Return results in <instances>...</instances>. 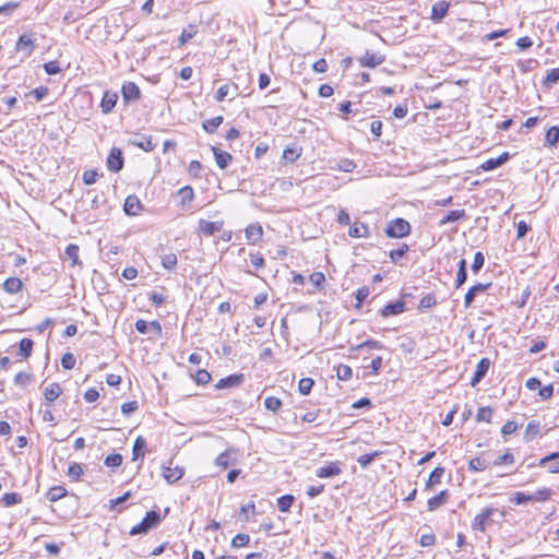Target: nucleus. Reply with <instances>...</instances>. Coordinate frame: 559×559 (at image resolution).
I'll use <instances>...</instances> for the list:
<instances>
[{
  "label": "nucleus",
  "instance_id": "1",
  "mask_svg": "<svg viewBox=\"0 0 559 559\" xmlns=\"http://www.w3.org/2000/svg\"><path fill=\"white\" fill-rule=\"evenodd\" d=\"M162 521L160 514L156 510H151L146 512L143 520L134 525L131 531L130 535H139V534H146L151 528L156 527Z\"/></svg>",
  "mask_w": 559,
  "mask_h": 559
},
{
  "label": "nucleus",
  "instance_id": "2",
  "mask_svg": "<svg viewBox=\"0 0 559 559\" xmlns=\"http://www.w3.org/2000/svg\"><path fill=\"white\" fill-rule=\"evenodd\" d=\"M411 224L404 218L391 221L384 229L389 238H404L411 234Z\"/></svg>",
  "mask_w": 559,
  "mask_h": 559
},
{
  "label": "nucleus",
  "instance_id": "3",
  "mask_svg": "<svg viewBox=\"0 0 559 559\" xmlns=\"http://www.w3.org/2000/svg\"><path fill=\"white\" fill-rule=\"evenodd\" d=\"M106 165L112 173L120 171L124 165L122 151L118 147H112L107 156Z\"/></svg>",
  "mask_w": 559,
  "mask_h": 559
},
{
  "label": "nucleus",
  "instance_id": "4",
  "mask_svg": "<svg viewBox=\"0 0 559 559\" xmlns=\"http://www.w3.org/2000/svg\"><path fill=\"white\" fill-rule=\"evenodd\" d=\"M499 510L492 507L484 509L479 514L474 518L472 528L475 531L485 532L488 520L498 513Z\"/></svg>",
  "mask_w": 559,
  "mask_h": 559
},
{
  "label": "nucleus",
  "instance_id": "5",
  "mask_svg": "<svg viewBox=\"0 0 559 559\" xmlns=\"http://www.w3.org/2000/svg\"><path fill=\"white\" fill-rule=\"evenodd\" d=\"M129 144L145 152H152L156 147V143L153 142L152 135H145L141 133L134 134V136L129 140Z\"/></svg>",
  "mask_w": 559,
  "mask_h": 559
},
{
  "label": "nucleus",
  "instance_id": "6",
  "mask_svg": "<svg viewBox=\"0 0 559 559\" xmlns=\"http://www.w3.org/2000/svg\"><path fill=\"white\" fill-rule=\"evenodd\" d=\"M121 94L126 103L136 102L141 98L140 87L134 82H124Z\"/></svg>",
  "mask_w": 559,
  "mask_h": 559
},
{
  "label": "nucleus",
  "instance_id": "7",
  "mask_svg": "<svg viewBox=\"0 0 559 559\" xmlns=\"http://www.w3.org/2000/svg\"><path fill=\"white\" fill-rule=\"evenodd\" d=\"M490 286H491V283H486V284L477 283V284L473 285L472 287H469L464 296V307L466 309L469 308L472 306L473 301L475 300V297L478 294L486 292Z\"/></svg>",
  "mask_w": 559,
  "mask_h": 559
},
{
  "label": "nucleus",
  "instance_id": "8",
  "mask_svg": "<svg viewBox=\"0 0 559 559\" xmlns=\"http://www.w3.org/2000/svg\"><path fill=\"white\" fill-rule=\"evenodd\" d=\"M489 367H490L489 358L484 357L478 361V364L476 366V370L474 372V376L469 382L472 386H476L485 378V376L487 374V372L489 370Z\"/></svg>",
  "mask_w": 559,
  "mask_h": 559
},
{
  "label": "nucleus",
  "instance_id": "9",
  "mask_svg": "<svg viewBox=\"0 0 559 559\" xmlns=\"http://www.w3.org/2000/svg\"><path fill=\"white\" fill-rule=\"evenodd\" d=\"M450 3L444 0L437 1L431 8L430 19L435 23H440L448 14Z\"/></svg>",
  "mask_w": 559,
  "mask_h": 559
},
{
  "label": "nucleus",
  "instance_id": "10",
  "mask_svg": "<svg viewBox=\"0 0 559 559\" xmlns=\"http://www.w3.org/2000/svg\"><path fill=\"white\" fill-rule=\"evenodd\" d=\"M118 93L117 92H111V91H106L103 95V98H102V102H100V108H102V112L104 115H108L112 111V109L115 108L117 102H118Z\"/></svg>",
  "mask_w": 559,
  "mask_h": 559
},
{
  "label": "nucleus",
  "instance_id": "11",
  "mask_svg": "<svg viewBox=\"0 0 559 559\" xmlns=\"http://www.w3.org/2000/svg\"><path fill=\"white\" fill-rule=\"evenodd\" d=\"M385 60L384 56L367 50L365 55L359 59L361 67L376 68Z\"/></svg>",
  "mask_w": 559,
  "mask_h": 559
},
{
  "label": "nucleus",
  "instance_id": "12",
  "mask_svg": "<svg viewBox=\"0 0 559 559\" xmlns=\"http://www.w3.org/2000/svg\"><path fill=\"white\" fill-rule=\"evenodd\" d=\"M404 311H405V302L402 299H400V300L386 304L380 310V314L383 318H389L392 316H397L400 313H403Z\"/></svg>",
  "mask_w": 559,
  "mask_h": 559
},
{
  "label": "nucleus",
  "instance_id": "13",
  "mask_svg": "<svg viewBox=\"0 0 559 559\" xmlns=\"http://www.w3.org/2000/svg\"><path fill=\"white\" fill-rule=\"evenodd\" d=\"M342 472L340 462H330L328 465H324L317 469L316 475L319 478H331L340 475Z\"/></svg>",
  "mask_w": 559,
  "mask_h": 559
},
{
  "label": "nucleus",
  "instance_id": "14",
  "mask_svg": "<svg viewBox=\"0 0 559 559\" xmlns=\"http://www.w3.org/2000/svg\"><path fill=\"white\" fill-rule=\"evenodd\" d=\"M511 155L509 152H503L496 158H488L486 162H484L480 165V169L484 171H491L496 168L502 166L504 163H507L510 159Z\"/></svg>",
  "mask_w": 559,
  "mask_h": 559
},
{
  "label": "nucleus",
  "instance_id": "15",
  "mask_svg": "<svg viewBox=\"0 0 559 559\" xmlns=\"http://www.w3.org/2000/svg\"><path fill=\"white\" fill-rule=\"evenodd\" d=\"M141 210H142V204H141L140 199L136 195L131 194L126 198L124 204H123V211L127 215H129V216L138 215L141 212Z\"/></svg>",
  "mask_w": 559,
  "mask_h": 559
},
{
  "label": "nucleus",
  "instance_id": "16",
  "mask_svg": "<svg viewBox=\"0 0 559 559\" xmlns=\"http://www.w3.org/2000/svg\"><path fill=\"white\" fill-rule=\"evenodd\" d=\"M215 162L221 169H226L233 160L230 153L223 151L216 146H211Z\"/></svg>",
  "mask_w": 559,
  "mask_h": 559
},
{
  "label": "nucleus",
  "instance_id": "17",
  "mask_svg": "<svg viewBox=\"0 0 559 559\" xmlns=\"http://www.w3.org/2000/svg\"><path fill=\"white\" fill-rule=\"evenodd\" d=\"M246 239L250 245L258 243L263 236V228L259 223L250 224L246 230Z\"/></svg>",
  "mask_w": 559,
  "mask_h": 559
},
{
  "label": "nucleus",
  "instance_id": "18",
  "mask_svg": "<svg viewBox=\"0 0 559 559\" xmlns=\"http://www.w3.org/2000/svg\"><path fill=\"white\" fill-rule=\"evenodd\" d=\"M185 474V469L182 467L176 466V467H164L163 471V477L168 484H175L179 479L182 478Z\"/></svg>",
  "mask_w": 559,
  "mask_h": 559
},
{
  "label": "nucleus",
  "instance_id": "19",
  "mask_svg": "<svg viewBox=\"0 0 559 559\" xmlns=\"http://www.w3.org/2000/svg\"><path fill=\"white\" fill-rule=\"evenodd\" d=\"M243 381V374H230L222 378L215 385L217 390L234 388L239 385Z\"/></svg>",
  "mask_w": 559,
  "mask_h": 559
},
{
  "label": "nucleus",
  "instance_id": "20",
  "mask_svg": "<svg viewBox=\"0 0 559 559\" xmlns=\"http://www.w3.org/2000/svg\"><path fill=\"white\" fill-rule=\"evenodd\" d=\"M448 498H449V492L447 489L442 490L438 495L429 498L427 501L428 510L435 511L436 509H438L439 507L444 504L447 502Z\"/></svg>",
  "mask_w": 559,
  "mask_h": 559
},
{
  "label": "nucleus",
  "instance_id": "21",
  "mask_svg": "<svg viewBox=\"0 0 559 559\" xmlns=\"http://www.w3.org/2000/svg\"><path fill=\"white\" fill-rule=\"evenodd\" d=\"M348 235L352 238H367L369 236V228L365 223H354L349 226Z\"/></svg>",
  "mask_w": 559,
  "mask_h": 559
},
{
  "label": "nucleus",
  "instance_id": "22",
  "mask_svg": "<svg viewBox=\"0 0 559 559\" xmlns=\"http://www.w3.org/2000/svg\"><path fill=\"white\" fill-rule=\"evenodd\" d=\"M145 452H146V440L143 437L139 436L133 443L132 460L136 461L139 459H143L145 455Z\"/></svg>",
  "mask_w": 559,
  "mask_h": 559
},
{
  "label": "nucleus",
  "instance_id": "23",
  "mask_svg": "<svg viewBox=\"0 0 559 559\" xmlns=\"http://www.w3.org/2000/svg\"><path fill=\"white\" fill-rule=\"evenodd\" d=\"M200 230L206 236H213L215 233L219 231L222 228V223L218 222H209L205 219H200L199 222Z\"/></svg>",
  "mask_w": 559,
  "mask_h": 559
},
{
  "label": "nucleus",
  "instance_id": "24",
  "mask_svg": "<svg viewBox=\"0 0 559 559\" xmlns=\"http://www.w3.org/2000/svg\"><path fill=\"white\" fill-rule=\"evenodd\" d=\"M443 475H444V467L437 466L436 468H433V471L430 473V475L426 481L425 489L426 490L431 489L433 486L440 484Z\"/></svg>",
  "mask_w": 559,
  "mask_h": 559
},
{
  "label": "nucleus",
  "instance_id": "25",
  "mask_svg": "<svg viewBox=\"0 0 559 559\" xmlns=\"http://www.w3.org/2000/svg\"><path fill=\"white\" fill-rule=\"evenodd\" d=\"M465 216V210H452L439 221V226H444L447 224L457 222L464 218Z\"/></svg>",
  "mask_w": 559,
  "mask_h": 559
},
{
  "label": "nucleus",
  "instance_id": "26",
  "mask_svg": "<svg viewBox=\"0 0 559 559\" xmlns=\"http://www.w3.org/2000/svg\"><path fill=\"white\" fill-rule=\"evenodd\" d=\"M539 430H540V423L537 420H531L527 424L525 432H524V437H523L524 441L530 442V441L534 440L539 435Z\"/></svg>",
  "mask_w": 559,
  "mask_h": 559
},
{
  "label": "nucleus",
  "instance_id": "27",
  "mask_svg": "<svg viewBox=\"0 0 559 559\" xmlns=\"http://www.w3.org/2000/svg\"><path fill=\"white\" fill-rule=\"evenodd\" d=\"M62 393V389L59 383H51L49 386L45 389L44 396L47 403H52L56 401Z\"/></svg>",
  "mask_w": 559,
  "mask_h": 559
},
{
  "label": "nucleus",
  "instance_id": "28",
  "mask_svg": "<svg viewBox=\"0 0 559 559\" xmlns=\"http://www.w3.org/2000/svg\"><path fill=\"white\" fill-rule=\"evenodd\" d=\"M23 283L17 277H9L3 283V289L8 294H16L22 290Z\"/></svg>",
  "mask_w": 559,
  "mask_h": 559
},
{
  "label": "nucleus",
  "instance_id": "29",
  "mask_svg": "<svg viewBox=\"0 0 559 559\" xmlns=\"http://www.w3.org/2000/svg\"><path fill=\"white\" fill-rule=\"evenodd\" d=\"M231 461H235V452L226 450L216 457L215 464L222 468H227L233 463Z\"/></svg>",
  "mask_w": 559,
  "mask_h": 559
},
{
  "label": "nucleus",
  "instance_id": "30",
  "mask_svg": "<svg viewBox=\"0 0 559 559\" xmlns=\"http://www.w3.org/2000/svg\"><path fill=\"white\" fill-rule=\"evenodd\" d=\"M365 348H368V349H383L384 348V345L383 343H381L380 341H376V340H367L356 346H353L350 348V352L352 353H355V352H359V350H362Z\"/></svg>",
  "mask_w": 559,
  "mask_h": 559
},
{
  "label": "nucleus",
  "instance_id": "31",
  "mask_svg": "<svg viewBox=\"0 0 559 559\" xmlns=\"http://www.w3.org/2000/svg\"><path fill=\"white\" fill-rule=\"evenodd\" d=\"M223 121H224V117L217 116V117H214V118L203 121L202 127L205 132L212 134L217 130V128L223 123Z\"/></svg>",
  "mask_w": 559,
  "mask_h": 559
},
{
  "label": "nucleus",
  "instance_id": "32",
  "mask_svg": "<svg viewBox=\"0 0 559 559\" xmlns=\"http://www.w3.org/2000/svg\"><path fill=\"white\" fill-rule=\"evenodd\" d=\"M68 491L62 486H53L51 487L48 492L46 493V497L49 501L56 502L67 496Z\"/></svg>",
  "mask_w": 559,
  "mask_h": 559
},
{
  "label": "nucleus",
  "instance_id": "33",
  "mask_svg": "<svg viewBox=\"0 0 559 559\" xmlns=\"http://www.w3.org/2000/svg\"><path fill=\"white\" fill-rule=\"evenodd\" d=\"M33 49H34V44H33V39L31 38V36L26 35V34L21 35L16 43V50H19V51L26 50L27 53H31L33 51Z\"/></svg>",
  "mask_w": 559,
  "mask_h": 559
},
{
  "label": "nucleus",
  "instance_id": "34",
  "mask_svg": "<svg viewBox=\"0 0 559 559\" xmlns=\"http://www.w3.org/2000/svg\"><path fill=\"white\" fill-rule=\"evenodd\" d=\"M34 342L31 338H22L19 343V354L22 358H28L33 352Z\"/></svg>",
  "mask_w": 559,
  "mask_h": 559
},
{
  "label": "nucleus",
  "instance_id": "35",
  "mask_svg": "<svg viewBox=\"0 0 559 559\" xmlns=\"http://www.w3.org/2000/svg\"><path fill=\"white\" fill-rule=\"evenodd\" d=\"M79 246L78 245H74V243H70L68 245V247L66 248V255L69 260H71L72 262V265H80L81 262H80V259H79Z\"/></svg>",
  "mask_w": 559,
  "mask_h": 559
},
{
  "label": "nucleus",
  "instance_id": "36",
  "mask_svg": "<svg viewBox=\"0 0 559 559\" xmlns=\"http://www.w3.org/2000/svg\"><path fill=\"white\" fill-rule=\"evenodd\" d=\"M295 501L293 495H284L277 499V508L281 512H288Z\"/></svg>",
  "mask_w": 559,
  "mask_h": 559
},
{
  "label": "nucleus",
  "instance_id": "37",
  "mask_svg": "<svg viewBox=\"0 0 559 559\" xmlns=\"http://www.w3.org/2000/svg\"><path fill=\"white\" fill-rule=\"evenodd\" d=\"M4 507H12L22 502V496L17 492H7L1 498Z\"/></svg>",
  "mask_w": 559,
  "mask_h": 559
},
{
  "label": "nucleus",
  "instance_id": "38",
  "mask_svg": "<svg viewBox=\"0 0 559 559\" xmlns=\"http://www.w3.org/2000/svg\"><path fill=\"white\" fill-rule=\"evenodd\" d=\"M489 463L481 457H474L468 462V469L471 472H481L488 467Z\"/></svg>",
  "mask_w": 559,
  "mask_h": 559
},
{
  "label": "nucleus",
  "instance_id": "39",
  "mask_svg": "<svg viewBox=\"0 0 559 559\" xmlns=\"http://www.w3.org/2000/svg\"><path fill=\"white\" fill-rule=\"evenodd\" d=\"M493 415V409L490 406L479 407L476 414L477 421L490 423Z\"/></svg>",
  "mask_w": 559,
  "mask_h": 559
},
{
  "label": "nucleus",
  "instance_id": "40",
  "mask_svg": "<svg viewBox=\"0 0 559 559\" xmlns=\"http://www.w3.org/2000/svg\"><path fill=\"white\" fill-rule=\"evenodd\" d=\"M314 381L311 378H302L299 380L298 383V391L301 395H308L312 388H313Z\"/></svg>",
  "mask_w": 559,
  "mask_h": 559
},
{
  "label": "nucleus",
  "instance_id": "41",
  "mask_svg": "<svg viewBox=\"0 0 559 559\" xmlns=\"http://www.w3.org/2000/svg\"><path fill=\"white\" fill-rule=\"evenodd\" d=\"M178 194L181 198V204L190 203L194 199V191L190 186L179 189Z\"/></svg>",
  "mask_w": 559,
  "mask_h": 559
},
{
  "label": "nucleus",
  "instance_id": "42",
  "mask_svg": "<svg viewBox=\"0 0 559 559\" xmlns=\"http://www.w3.org/2000/svg\"><path fill=\"white\" fill-rule=\"evenodd\" d=\"M282 405H283L282 401L275 396H267L264 400L265 408L273 413H276L282 407Z\"/></svg>",
  "mask_w": 559,
  "mask_h": 559
},
{
  "label": "nucleus",
  "instance_id": "43",
  "mask_svg": "<svg viewBox=\"0 0 559 559\" xmlns=\"http://www.w3.org/2000/svg\"><path fill=\"white\" fill-rule=\"evenodd\" d=\"M380 455V452L379 451H374V452H370V453H367V454H364V455H360L358 459H357V462L358 464L362 467V468H366L368 467L373 461L376 457H378Z\"/></svg>",
  "mask_w": 559,
  "mask_h": 559
},
{
  "label": "nucleus",
  "instance_id": "44",
  "mask_svg": "<svg viewBox=\"0 0 559 559\" xmlns=\"http://www.w3.org/2000/svg\"><path fill=\"white\" fill-rule=\"evenodd\" d=\"M409 250L408 245L403 243L397 249L390 251V259L393 263L397 262L401 258H403Z\"/></svg>",
  "mask_w": 559,
  "mask_h": 559
},
{
  "label": "nucleus",
  "instance_id": "45",
  "mask_svg": "<svg viewBox=\"0 0 559 559\" xmlns=\"http://www.w3.org/2000/svg\"><path fill=\"white\" fill-rule=\"evenodd\" d=\"M352 368L347 365H340L336 369V377L341 381H347L352 378Z\"/></svg>",
  "mask_w": 559,
  "mask_h": 559
},
{
  "label": "nucleus",
  "instance_id": "46",
  "mask_svg": "<svg viewBox=\"0 0 559 559\" xmlns=\"http://www.w3.org/2000/svg\"><path fill=\"white\" fill-rule=\"evenodd\" d=\"M437 304V299L435 297V295L432 294H427L425 295L420 300H419V304H418V309L420 311L423 310H426L428 308H431L432 306H435Z\"/></svg>",
  "mask_w": 559,
  "mask_h": 559
},
{
  "label": "nucleus",
  "instance_id": "47",
  "mask_svg": "<svg viewBox=\"0 0 559 559\" xmlns=\"http://www.w3.org/2000/svg\"><path fill=\"white\" fill-rule=\"evenodd\" d=\"M370 294V289L368 286H362L358 288L355 293L356 298V308H360L362 302L368 298Z\"/></svg>",
  "mask_w": 559,
  "mask_h": 559
},
{
  "label": "nucleus",
  "instance_id": "48",
  "mask_svg": "<svg viewBox=\"0 0 559 559\" xmlns=\"http://www.w3.org/2000/svg\"><path fill=\"white\" fill-rule=\"evenodd\" d=\"M559 141V127H550L546 132V142L554 146Z\"/></svg>",
  "mask_w": 559,
  "mask_h": 559
},
{
  "label": "nucleus",
  "instance_id": "49",
  "mask_svg": "<svg viewBox=\"0 0 559 559\" xmlns=\"http://www.w3.org/2000/svg\"><path fill=\"white\" fill-rule=\"evenodd\" d=\"M177 261V255L175 253H168L162 257V264L168 271L176 267Z\"/></svg>",
  "mask_w": 559,
  "mask_h": 559
},
{
  "label": "nucleus",
  "instance_id": "50",
  "mask_svg": "<svg viewBox=\"0 0 559 559\" xmlns=\"http://www.w3.org/2000/svg\"><path fill=\"white\" fill-rule=\"evenodd\" d=\"M83 475V468L79 463H70L68 467V476L74 480H79Z\"/></svg>",
  "mask_w": 559,
  "mask_h": 559
},
{
  "label": "nucleus",
  "instance_id": "51",
  "mask_svg": "<svg viewBox=\"0 0 559 559\" xmlns=\"http://www.w3.org/2000/svg\"><path fill=\"white\" fill-rule=\"evenodd\" d=\"M250 536L248 534L239 533L231 539V546L234 548L245 547L249 544Z\"/></svg>",
  "mask_w": 559,
  "mask_h": 559
},
{
  "label": "nucleus",
  "instance_id": "52",
  "mask_svg": "<svg viewBox=\"0 0 559 559\" xmlns=\"http://www.w3.org/2000/svg\"><path fill=\"white\" fill-rule=\"evenodd\" d=\"M559 81V68H554L547 72V75L544 80V85L552 86Z\"/></svg>",
  "mask_w": 559,
  "mask_h": 559
},
{
  "label": "nucleus",
  "instance_id": "53",
  "mask_svg": "<svg viewBox=\"0 0 559 559\" xmlns=\"http://www.w3.org/2000/svg\"><path fill=\"white\" fill-rule=\"evenodd\" d=\"M211 379V373L205 369H199L194 376V381L202 385L207 384Z\"/></svg>",
  "mask_w": 559,
  "mask_h": 559
},
{
  "label": "nucleus",
  "instance_id": "54",
  "mask_svg": "<svg viewBox=\"0 0 559 559\" xmlns=\"http://www.w3.org/2000/svg\"><path fill=\"white\" fill-rule=\"evenodd\" d=\"M104 463L108 467H119L122 464V455L118 453L109 454Z\"/></svg>",
  "mask_w": 559,
  "mask_h": 559
},
{
  "label": "nucleus",
  "instance_id": "55",
  "mask_svg": "<svg viewBox=\"0 0 559 559\" xmlns=\"http://www.w3.org/2000/svg\"><path fill=\"white\" fill-rule=\"evenodd\" d=\"M532 501L531 495H527L525 492L518 491L515 492L511 498L510 502L514 504H525L527 502Z\"/></svg>",
  "mask_w": 559,
  "mask_h": 559
},
{
  "label": "nucleus",
  "instance_id": "56",
  "mask_svg": "<svg viewBox=\"0 0 559 559\" xmlns=\"http://www.w3.org/2000/svg\"><path fill=\"white\" fill-rule=\"evenodd\" d=\"M485 263V257L483 252L477 251L474 255V261L472 264V271L473 273L477 274L484 266Z\"/></svg>",
  "mask_w": 559,
  "mask_h": 559
},
{
  "label": "nucleus",
  "instance_id": "57",
  "mask_svg": "<svg viewBox=\"0 0 559 559\" xmlns=\"http://www.w3.org/2000/svg\"><path fill=\"white\" fill-rule=\"evenodd\" d=\"M513 463H514V455L510 451H507L506 453L499 455L493 461V465H496V466L503 465V464H513Z\"/></svg>",
  "mask_w": 559,
  "mask_h": 559
},
{
  "label": "nucleus",
  "instance_id": "58",
  "mask_svg": "<svg viewBox=\"0 0 559 559\" xmlns=\"http://www.w3.org/2000/svg\"><path fill=\"white\" fill-rule=\"evenodd\" d=\"M75 357L72 353H66L61 357V366L67 370L73 369L75 366Z\"/></svg>",
  "mask_w": 559,
  "mask_h": 559
},
{
  "label": "nucleus",
  "instance_id": "59",
  "mask_svg": "<svg viewBox=\"0 0 559 559\" xmlns=\"http://www.w3.org/2000/svg\"><path fill=\"white\" fill-rule=\"evenodd\" d=\"M202 168V164L199 160H192L189 164L188 173L193 178H200Z\"/></svg>",
  "mask_w": 559,
  "mask_h": 559
},
{
  "label": "nucleus",
  "instance_id": "60",
  "mask_svg": "<svg viewBox=\"0 0 559 559\" xmlns=\"http://www.w3.org/2000/svg\"><path fill=\"white\" fill-rule=\"evenodd\" d=\"M31 382V374L27 372H19L14 377V384L19 386H26Z\"/></svg>",
  "mask_w": 559,
  "mask_h": 559
},
{
  "label": "nucleus",
  "instance_id": "61",
  "mask_svg": "<svg viewBox=\"0 0 559 559\" xmlns=\"http://www.w3.org/2000/svg\"><path fill=\"white\" fill-rule=\"evenodd\" d=\"M300 156V151L292 147H286L283 152V158L286 162L294 163Z\"/></svg>",
  "mask_w": 559,
  "mask_h": 559
},
{
  "label": "nucleus",
  "instance_id": "62",
  "mask_svg": "<svg viewBox=\"0 0 559 559\" xmlns=\"http://www.w3.org/2000/svg\"><path fill=\"white\" fill-rule=\"evenodd\" d=\"M44 70L49 75H55V74H58V73L61 72V68L59 66V62L56 61V60L46 62L44 64Z\"/></svg>",
  "mask_w": 559,
  "mask_h": 559
},
{
  "label": "nucleus",
  "instance_id": "63",
  "mask_svg": "<svg viewBox=\"0 0 559 559\" xmlns=\"http://www.w3.org/2000/svg\"><path fill=\"white\" fill-rule=\"evenodd\" d=\"M356 168V164L352 160V159H348V158H342L340 162H338V169L344 171V173H350L353 171L354 169Z\"/></svg>",
  "mask_w": 559,
  "mask_h": 559
},
{
  "label": "nucleus",
  "instance_id": "64",
  "mask_svg": "<svg viewBox=\"0 0 559 559\" xmlns=\"http://www.w3.org/2000/svg\"><path fill=\"white\" fill-rule=\"evenodd\" d=\"M139 408V404L136 401H131V402H127V403H123L121 405V412L123 415L126 416H130L131 414H133L136 409Z\"/></svg>",
  "mask_w": 559,
  "mask_h": 559
}]
</instances>
